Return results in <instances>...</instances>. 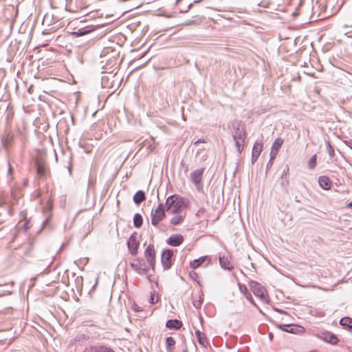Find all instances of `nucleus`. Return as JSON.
I'll return each mask as SVG.
<instances>
[{
  "label": "nucleus",
  "instance_id": "1",
  "mask_svg": "<svg viewBox=\"0 0 352 352\" xmlns=\"http://www.w3.org/2000/svg\"><path fill=\"white\" fill-rule=\"evenodd\" d=\"M165 205L166 211L171 214L185 212L186 208L184 199L176 195L169 196L166 200Z\"/></svg>",
  "mask_w": 352,
  "mask_h": 352
},
{
  "label": "nucleus",
  "instance_id": "2",
  "mask_svg": "<svg viewBox=\"0 0 352 352\" xmlns=\"http://www.w3.org/2000/svg\"><path fill=\"white\" fill-rule=\"evenodd\" d=\"M232 137L235 142V147L239 153L243 150L246 132L241 122L235 121L232 123Z\"/></svg>",
  "mask_w": 352,
  "mask_h": 352
},
{
  "label": "nucleus",
  "instance_id": "3",
  "mask_svg": "<svg viewBox=\"0 0 352 352\" xmlns=\"http://www.w3.org/2000/svg\"><path fill=\"white\" fill-rule=\"evenodd\" d=\"M249 286L252 293L264 303L269 302V297L265 288L259 283L255 280H250Z\"/></svg>",
  "mask_w": 352,
  "mask_h": 352
},
{
  "label": "nucleus",
  "instance_id": "4",
  "mask_svg": "<svg viewBox=\"0 0 352 352\" xmlns=\"http://www.w3.org/2000/svg\"><path fill=\"white\" fill-rule=\"evenodd\" d=\"M131 267L140 275H146L151 267L142 258H133L130 262Z\"/></svg>",
  "mask_w": 352,
  "mask_h": 352
},
{
  "label": "nucleus",
  "instance_id": "5",
  "mask_svg": "<svg viewBox=\"0 0 352 352\" xmlns=\"http://www.w3.org/2000/svg\"><path fill=\"white\" fill-rule=\"evenodd\" d=\"M166 206L163 204H160L158 206L151 211V224L156 226L165 217Z\"/></svg>",
  "mask_w": 352,
  "mask_h": 352
},
{
  "label": "nucleus",
  "instance_id": "6",
  "mask_svg": "<svg viewBox=\"0 0 352 352\" xmlns=\"http://www.w3.org/2000/svg\"><path fill=\"white\" fill-rule=\"evenodd\" d=\"M314 336L318 339L323 340L327 343L331 344L333 345L337 344L339 342V339L338 338V337L333 333L328 331H322L318 332Z\"/></svg>",
  "mask_w": 352,
  "mask_h": 352
},
{
  "label": "nucleus",
  "instance_id": "7",
  "mask_svg": "<svg viewBox=\"0 0 352 352\" xmlns=\"http://www.w3.org/2000/svg\"><path fill=\"white\" fill-rule=\"evenodd\" d=\"M204 171L205 168H199L192 171L190 175V181L195 185L198 190H201L203 188L201 181Z\"/></svg>",
  "mask_w": 352,
  "mask_h": 352
},
{
  "label": "nucleus",
  "instance_id": "8",
  "mask_svg": "<svg viewBox=\"0 0 352 352\" xmlns=\"http://www.w3.org/2000/svg\"><path fill=\"white\" fill-rule=\"evenodd\" d=\"M144 256L148 265L154 270L155 261V250L153 244H149L144 251Z\"/></svg>",
  "mask_w": 352,
  "mask_h": 352
},
{
  "label": "nucleus",
  "instance_id": "9",
  "mask_svg": "<svg viewBox=\"0 0 352 352\" xmlns=\"http://www.w3.org/2000/svg\"><path fill=\"white\" fill-rule=\"evenodd\" d=\"M127 246L130 253L133 256H135L138 254V250L139 248V243L137 241V233L133 232L129 237L127 241Z\"/></svg>",
  "mask_w": 352,
  "mask_h": 352
},
{
  "label": "nucleus",
  "instance_id": "10",
  "mask_svg": "<svg viewBox=\"0 0 352 352\" xmlns=\"http://www.w3.org/2000/svg\"><path fill=\"white\" fill-rule=\"evenodd\" d=\"M173 252L171 250H164L161 256V261L164 270H168L172 266V256Z\"/></svg>",
  "mask_w": 352,
  "mask_h": 352
},
{
  "label": "nucleus",
  "instance_id": "11",
  "mask_svg": "<svg viewBox=\"0 0 352 352\" xmlns=\"http://www.w3.org/2000/svg\"><path fill=\"white\" fill-rule=\"evenodd\" d=\"M289 168L288 165H286L282 172V174L279 178V182L280 186L285 190L286 192H288L287 188L289 184Z\"/></svg>",
  "mask_w": 352,
  "mask_h": 352
},
{
  "label": "nucleus",
  "instance_id": "12",
  "mask_svg": "<svg viewBox=\"0 0 352 352\" xmlns=\"http://www.w3.org/2000/svg\"><path fill=\"white\" fill-rule=\"evenodd\" d=\"M211 263V259L208 256H201L197 259H195L190 263V266L192 269H197V267L204 265V267L208 266Z\"/></svg>",
  "mask_w": 352,
  "mask_h": 352
},
{
  "label": "nucleus",
  "instance_id": "13",
  "mask_svg": "<svg viewBox=\"0 0 352 352\" xmlns=\"http://www.w3.org/2000/svg\"><path fill=\"white\" fill-rule=\"evenodd\" d=\"M95 30V28L92 25L85 26V27H75L73 30L70 32L71 34L76 36H84Z\"/></svg>",
  "mask_w": 352,
  "mask_h": 352
},
{
  "label": "nucleus",
  "instance_id": "14",
  "mask_svg": "<svg viewBox=\"0 0 352 352\" xmlns=\"http://www.w3.org/2000/svg\"><path fill=\"white\" fill-rule=\"evenodd\" d=\"M52 204L50 201H47L45 206L43 208V213L45 216V220L42 223L43 228H46L48 226V223L52 217Z\"/></svg>",
  "mask_w": 352,
  "mask_h": 352
},
{
  "label": "nucleus",
  "instance_id": "15",
  "mask_svg": "<svg viewBox=\"0 0 352 352\" xmlns=\"http://www.w3.org/2000/svg\"><path fill=\"white\" fill-rule=\"evenodd\" d=\"M279 328L285 332L291 333H298L304 331V327L296 324H280Z\"/></svg>",
  "mask_w": 352,
  "mask_h": 352
},
{
  "label": "nucleus",
  "instance_id": "16",
  "mask_svg": "<svg viewBox=\"0 0 352 352\" xmlns=\"http://www.w3.org/2000/svg\"><path fill=\"white\" fill-rule=\"evenodd\" d=\"M184 241V237L182 234H173L166 241V243L174 247L180 245Z\"/></svg>",
  "mask_w": 352,
  "mask_h": 352
},
{
  "label": "nucleus",
  "instance_id": "17",
  "mask_svg": "<svg viewBox=\"0 0 352 352\" xmlns=\"http://www.w3.org/2000/svg\"><path fill=\"white\" fill-rule=\"evenodd\" d=\"M263 149V144L261 143L255 142L253 145L252 153V163L254 164L258 158Z\"/></svg>",
  "mask_w": 352,
  "mask_h": 352
},
{
  "label": "nucleus",
  "instance_id": "18",
  "mask_svg": "<svg viewBox=\"0 0 352 352\" xmlns=\"http://www.w3.org/2000/svg\"><path fill=\"white\" fill-rule=\"evenodd\" d=\"M89 350L91 352H116L113 349L104 344L91 345Z\"/></svg>",
  "mask_w": 352,
  "mask_h": 352
},
{
  "label": "nucleus",
  "instance_id": "19",
  "mask_svg": "<svg viewBox=\"0 0 352 352\" xmlns=\"http://www.w3.org/2000/svg\"><path fill=\"white\" fill-rule=\"evenodd\" d=\"M320 186L324 190H329L332 186L331 179L327 176H320L318 178Z\"/></svg>",
  "mask_w": 352,
  "mask_h": 352
},
{
  "label": "nucleus",
  "instance_id": "20",
  "mask_svg": "<svg viewBox=\"0 0 352 352\" xmlns=\"http://www.w3.org/2000/svg\"><path fill=\"white\" fill-rule=\"evenodd\" d=\"M173 217L170 219V223L171 225L177 226L182 223L185 219L186 212L172 214Z\"/></svg>",
  "mask_w": 352,
  "mask_h": 352
},
{
  "label": "nucleus",
  "instance_id": "21",
  "mask_svg": "<svg viewBox=\"0 0 352 352\" xmlns=\"http://www.w3.org/2000/svg\"><path fill=\"white\" fill-rule=\"evenodd\" d=\"M219 261L221 267L224 270H232L233 269L232 265L230 264V262L227 256L225 255H219Z\"/></svg>",
  "mask_w": 352,
  "mask_h": 352
},
{
  "label": "nucleus",
  "instance_id": "22",
  "mask_svg": "<svg viewBox=\"0 0 352 352\" xmlns=\"http://www.w3.org/2000/svg\"><path fill=\"white\" fill-rule=\"evenodd\" d=\"M182 326V322L177 319H170L166 323V327L170 329H179Z\"/></svg>",
  "mask_w": 352,
  "mask_h": 352
},
{
  "label": "nucleus",
  "instance_id": "23",
  "mask_svg": "<svg viewBox=\"0 0 352 352\" xmlns=\"http://www.w3.org/2000/svg\"><path fill=\"white\" fill-rule=\"evenodd\" d=\"M35 164L36 167L37 175L40 177H43L45 175V164L41 160H36Z\"/></svg>",
  "mask_w": 352,
  "mask_h": 352
},
{
  "label": "nucleus",
  "instance_id": "24",
  "mask_svg": "<svg viewBox=\"0 0 352 352\" xmlns=\"http://www.w3.org/2000/svg\"><path fill=\"white\" fill-rule=\"evenodd\" d=\"M13 134L12 133H7L2 138H1V142L6 148H8V147L11 145L12 141H13Z\"/></svg>",
  "mask_w": 352,
  "mask_h": 352
},
{
  "label": "nucleus",
  "instance_id": "25",
  "mask_svg": "<svg viewBox=\"0 0 352 352\" xmlns=\"http://www.w3.org/2000/svg\"><path fill=\"white\" fill-rule=\"evenodd\" d=\"M146 199L145 193L143 190H138L133 196V201L135 204L139 205Z\"/></svg>",
  "mask_w": 352,
  "mask_h": 352
},
{
  "label": "nucleus",
  "instance_id": "26",
  "mask_svg": "<svg viewBox=\"0 0 352 352\" xmlns=\"http://www.w3.org/2000/svg\"><path fill=\"white\" fill-rule=\"evenodd\" d=\"M340 324L349 331L352 330V318L349 317H343L340 320Z\"/></svg>",
  "mask_w": 352,
  "mask_h": 352
},
{
  "label": "nucleus",
  "instance_id": "27",
  "mask_svg": "<svg viewBox=\"0 0 352 352\" xmlns=\"http://www.w3.org/2000/svg\"><path fill=\"white\" fill-rule=\"evenodd\" d=\"M195 335L199 343L201 345L204 346H206V345H208V341L204 333H201L199 330H197L195 331Z\"/></svg>",
  "mask_w": 352,
  "mask_h": 352
},
{
  "label": "nucleus",
  "instance_id": "28",
  "mask_svg": "<svg viewBox=\"0 0 352 352\" xmlns=\"http://www.w3.org/2000/svg\"><path fill=\"white\" fill-rule=\"evenodd\" d=\"M175 341L173 337H168L166 340V349L168 352H173Z\"/></svg>",
  "mask_w": 352,
  "mask_h": 352
},
{
  "label": "nucleus",
  "instance_id": "29",
  "mask_svg": "<svg viewBox=\"0 0 352 352\" xmlns=\"http://www.w3.org/2000/svg\"><path fill=\"white\" fill-rule=\"evenodd\" d=\"M143 223V219L140 214L136 213L133 217V225L135 228H140Z\"/></svg>",
  "mask_w": 352,
  "mask_h": 352
},
{
  "label": "nucleus",
  "instance_id": "30",
  "mask_svg": "<svg viewBox=\"0 0 352 352\" xmlns=\"http://www.w3.org/2000/svg\"><path fill=\"white\" fill-rule=\"evenodd\" d=\"M54 256H49L47 257H43V258H41V260H39L40 262H43V263L42 264V265L43 267H46L47 268L50 267V265L52 264V263L54 262Z\"/></svg>",
  "mask_w": 352,
  "mask_h": 352
},
{
  "label": "nucleus",
  "instance_id": "31",
  "mask_svg": "<svg viewBox=\"0 0 352 352\" xmlns=\"http://www.w3.org/2000/svg\"><path fill=\"white\" fill-rule=\"evenodd\" d=\"M13 117H14V111H13L12 108L8 107L7 111H6V116L7 125H10V124L12 121Z\"/></svg>",
  "mask_w": 352,
  "mask_h": 352
},
{
  "label": "nucleus",
  "instance_id": "32",
  "mask_svg": "<svg viewBox=\"0 0 352 352\" xmlns=\"http://www.w3.org/2000/svg\"><path fill=\"white\" fill-rule=\"evenodd\" d=\"M327 153L331 158L335 156V151L333 147L331 146L330 142L329 140H325L324 142Z\"/></svg>",
  "mask_w": 352,
  "mask_h": 352
},
{
  "label": "nucleus",
  "instance_id": "33",
  "mask_svg": "<svg viewBox=\"0 0 352 352\" xmlns=\"http://www.w3.org/2000/svg\"><path fill=\"white\" fill-rule=\"evenodd\" d=\"M283 143V140L280 138H276L273 142L272 148L278 151Z\"/></svg>",
  "mask_w": 352,
  "mask_h": 352
},
{
  "label": "nucleus",
  "instance_id": "34",
  "mask_svg": "<svg viewBox=\"0 0 352 352\" xmlns=\"http://www.w3.org/2000/svg\"><path fill=\"white\" fill-rule=\"evenodd\" d=\"M316 155H314L311 157L309 160L308 161V166L310 169H314L316 166Z\"/></svg>",
  "mask_w": 352,
  "mask_h": 352
},
{
  "label": "nucleus",
  "instance_id": "35",
  "mask_svg": "<svg viewBox=\"0 0 352 352\" xmlns=\"http://www.w3.org/2000/svg\"><path fill=\"white\" fill-rule=\"evenodd\" d=\"M54 23H48L47 28H45L42 30L43 34H48L56 30V27H52Z\"/></svg>",
  "mask_w": 352,
  "mask_h": 352
},
{
  "label": "nucleus",
  "instance_id": "36",
  "mask_svg": "<svg viewBox=\"0 0 352 352\" xmlns=\"http://www.w3.org/2000/svg\"><path fill=\"white\" fill-rule=\"evenodd\" d=\"M246 299L252 305H254L255 307H256L260 312H261V310L260 309V308L257 306V305L255 303L251 294L250 292L247 293L245 295Z\"/></svg>",
  "mask_w": 352,
  "mask_h": 352
},
{
  "label": "nucleus",
  "instance_id": "37",
  "mask_svg": "<svg viewBox=\"0 0 352 352\" xmlns=\"http://www.w3.org/2000/svg\"><path fill=\"white\" fill-rule=\"evenodd\" d=\"M31 226L32 225L30 219H26L23 225V228L25 232H27L31 228Z\"/></svg>",
  "mask_w": 352,
  "mask_h": 352
},
{
  "label": "nucleus",
  "instance_id": "38",
  "mask_svg": "<svg viewBox=\"0 0 352 352\" xmlns=\"http://www.w3.org/2000/svg\"><path fill=\"white\" fill-rule=\"evenodd\" d=\"M239 288L240 292L244 295L248 293V288L245 285L239 284Z\"/></svg>",
  "mask_w": 352,
  "mask_h": 352
},
{
  "label": "nucleus",
  "instance_id": "39",
  "mask_svg": "<svg viewBox=\"0 0 352 352\" xmlns=\"http://www.w3.org/2000/svg\"><path fill=\"white\" fill-rule=\"evenodd\" d=\"M88 339H89V336L87 335H85V334L78 335L76 337V340L77 341L87 340Z\"/></svg>",
  "mask_w": 352,
  "mask_h": 352
},
{
  "label": "nucleus",
  "instance_id": "40",
  "mask_svg": "<svg viewBox=\"0 0 352 352\" xmlns=\"http://www.w3.org/2000/svg\"><path fill=\"white\" fill-rule=\"evenodd\" d=\"M278 151L271 148L270 159H271V160H274L276 155L278 154Z\"/></svg>",
  "mask_w": 352,
  "mask_h": 352
},
{
  "label": "nucleus",
  "instance_id": "41",
  "mask_svg": "<svg viewBox=\"0 0 352 352\" xmlns=\"http://www.w3.org/2000/svg\"><path fill=\"white\" fill-rule=\"evenodd\" d=\"M201 305H202V301L201 300H196V301L193 302V305L197 309L200 308Z\"/></svg>",
  "mask_w": 352,
  "mask_h": 352
},
{
  "label": "nucleus",
  "instance_id": "42",
  "mask_svg": "<svg viewBox=\"0 0 352 352\" xmlns=\"http://www.w3.org/2000/svg\"><path fill=\"white\" fill-rule=\"evenodd\" d=\"M343 142L344 143V144H346L347 146L352 149V140H344Z\"/></svg>",
  "mask_w": 352,
  "mask_h": 352
},
{
  "label": "nucleus",
  "instance_id": "43",
  "mask_svg": "<svg viewBox=\"0 0 352 352\" xmlns=\"http://www.w3.org/2000/svg\"><path fill=\"white\" fill-rule=\"evenodd\" d=\"M273 162H274V160H271V159H270V160L268 161V162L267 164V166H266L267 170H268L271 168V166L273 164Z\"/></svg>",
  "mask_w": 352,
  "mask_h": 352
},
{
  "label": "nucleus",
  "instance_id": "44",
  "mask_svg": "<svg viewBox=\"0 0 352 352\" xmlns=\"http://www.w3.org/2000/svg\"><path fill=\"white\" fill-rule=\"evenodd\" d=\"M344 34L346 35L348 37L352 38V30L350 31H345Z\"/></svg>",
  "mask_w": 352,
  "mask_h": 352
},
{
  "label": "nucleus",
  "instance_id": "45",
  "mask_svg": "<svg viewBox=\"0 0 352 352\" xmlns=\"http://www.w3.org/2000/svg\"><path fill=\"white\" fill-rule=\"evenodd\" d=\"M259 5H260V6H263V7H265V8H267V7L269 6V5H270V3H269V2L265 1V2H262V3H260Z\"/></svg>",
  "mask_w": 352,
  "mask_h": 352
},
{
  "label": "nucleus",
  "instance_id": "46",
  "mask_svg": "<svg viewBox=\"0 0 352 352\" xmlns=\"http://www.w3.org/2000/svg\"><path fill=\"white\" fill-rule=\"evenodd\" d=\"M157 301V300H156V301L154 300V296H151L150 302L151 304H155Z\"/></svg>",
  "mask_w": 352,
  "mask_h": 352
},
{
  "label": "nucleus",
  "instance_id": "47",
  "mask_svg": "<svg viewBox=\"0 0 352 352\" xmlns=\"http://www.w3.org/2000/svg\"><path fill=\"white\" fill-rule=\"evenodd\" d=\"M133 309H134V310H135V311H142V309H140V307H138V305H135L133 306Z\"/></svg>",
  "mask_w": 352,
  "mask_h": 352
},
{
  "label": "nucleus",
  "instance_id": "48",
  "mask_svg": "<svg viewBox=\"0 0 352 352\" xmlns=\"http://www.w3.org/2000/svg\"><path fill=\"white\" fill-rule=\"evenodd\" d=\"M201 142H204V140H202V139H199L198 140H197L196 142H195V145H197L199 143H201Z\"/></svg>",
  "mask_w": 352,
  "mask_h": 352
},
{
  "label": "nucleus",
  "instance_id": "49",
  "mask_svg": "<svg viewBox=\"0 0 352 352\" xmlns=\"http://www.w3.org/2000/svg\"><path fill=\"white\" fill-rule=\"evenodd\" d=\"M346 206L350 208H352V201L349 202Z\"/></svg>",
  "mask_w": 352,
  "mask_h": 352
},
{
  "label": "nucleus",
  "instance_id": "50",
  "mask_svg": "<svg viewBox=\"0 0 352 352\" xmlns=\"http://www.w3.org/2000/svg\"><path fill=\"white\" fill-rule=\"evenodd\" d=\"M184 172H185V173H187L188 172V166L185 167Z\"/></svg>",
  "mask_w": 352,
  "mask_h": 352
},
{
  "label": "nucleus",
  "instance_id": "51",
  "mask_svg": "<svg viewBox=\"0 0 352 352\" xmlns=\"http://www.w3.org/2000/svg\"><path fill=\"white\" fill-rule=\"evenodd\" d=\"M197 276V274L195 272H193V277Z\"/></svg>",
  "mask_w": 352,
  "mask_h": 352
},
{
  "label": "nucleus",
  "instance_id": "52",
  "mask_svg": "<svg viewBox=\"0 0 352 352\" xmlns=\"http://www.w3.org/2000/svg\"><path fill=\"white\" fill-rule=\"evenodd\" d=\"M23 25V23H22V24H21V27H20V28H19V31H21V30Z\"/></svg>",
  "mask_w": 352,
  "mask_h": 352
},
{
  "label": "nucleus",
  "instance_id": "53",
  "mask_svg": "<svg viewBox=\"0 0 352 352\" xmlns=\"http://www.w3.org/2000/svg\"><path fill=\"white\" fill-rule=\"evenodd\" d=\"M181 165H182V166H184V162H183V161H182V162H181Z\"/></svg>",
  "mask_w": 352,
  "mask_h": 352
},
{
  "label": "nucleus",
  "instance_id": "54",
  "mask_svg": "<svg viewBox=\"0 0 352 352\" xmlns=\"http://www.w3.org/2000/svg\"><path fill=\"white\" fill-rule=\"evenodd\" d=\"M15 23H11V26L10 28H13V25H14Z\"/></svg>",
  "mask_w": 352,
  "mask_h": 352
},
{
  "label": "nucleus",
  "instance_id": "55",
  "mask_svg": "<svg viewBox=\"0 0 352 352\" xmlns=\"http://www.w3.org/2000/svg\"><path fill=\"white\" fill-rule=\"evenodd\" d=\"M190 275L192 277H193V272H190Z\"/></svg>",
  "mask_w": 352,
  "mask_h": 352
},
{
  "label": "nucleus",
  "instance_id": "56",
  "mask_svg": "<svg viewBox=\"0 0 352 352\" xmlns=\"http://www.w3.org/2000/svg\"><path fill=\"white\" fill-rule=\"evenodd\" d=\"M350 166L352 167V163H350Z\"/></svg>",
  "mask_w": 352,
  "mask_h": 352
},
{
  "label": "nucleus",
  "instance_id": "57",
  "mask_svg": "<svg viewBox=\"0 0 352 352\" xmlns=\"http://www.w3.org/2000/svg\"><path fill=\"white\" fill-rule=\"evenodd\" d=\"M309 352H317V351H309Z\"/></svg>",
  "mask_w": 352,
  "mask_h": 352
},
{
  "label": "nucleus",
  "instance_id": "58",
  "mask_svg": "<svg viewBox=\"0 0 352 352\" xmlns=\"http://www.w3.org/2000/svg\"><path fill=\"white\" fill-rule=\"evenodd\" d=\"M184 352H186L185 351Z\"/></svg>",
  "mask_w": 352,
  "mask_h": 352
}]
</instances>
